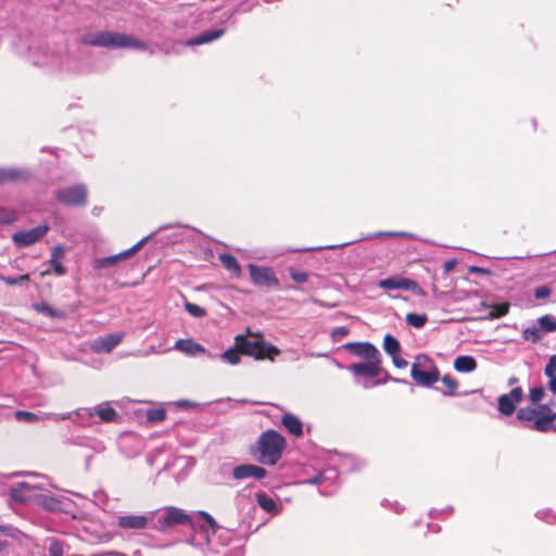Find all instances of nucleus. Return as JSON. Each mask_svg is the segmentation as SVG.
I'll use <instances>...</instances> for the list:
<instances>
[{
    "instance_id": "1",
    "label": "nucleus",
    "mask_w": 556,
    "mask_h": 556,
    "mask_svg": "<svg viewBox=\"0 0 556 556\" xmlns=\"http://www.w3.org/2000/svg\"><path fill=\"white\" fill-rule=\"evenodd\" d=\"M191 518L182 508L164 506L142 515H121L116 523L123 530L140 531L150 528L165 533L174 530L177 525L190 523Z\"/></svg>"
},
{
    "instance_id": "2",
    "label": "nucleus",
    "mask_w": 556,
    "mask_h": 556,
    "mask_svg": "<svg viewBox=\"0 0 556 556\" xmlns=\"http://www.w3.org/2000/svg\"><path fill=\"white\" fill-rule=\"evenodd\" d=\"M187 514L192 517L190 523L184 525L192 530V533L187 539V543L201 549L204 554L207 552L218 553L215 549V538L224 534L230 536V531L217 526L214 518L206 511H187Z\"/></svg>"
},
{
    "instance_id": "3",
    "label": "nucleus",
    "mask_w": 556,
    "mask_h": 556,
    "mask_svg": "<svg viewBox=\"0 0 556 556\" xmlns=\"http://www.w3.org/2000/svg\"><path fill=\"white\" fill-rule=\"evenodd\" d=\"M79 42L85 46L108 49L148 50L147 42L132 35L111 30L88 31L80 36Z\"/></svg>"
},
{
    "instance_id": "4",
    "label": "nucleus",
    "mask_w": 556,
    "mask_h": 556,
    "mask_svg": "<svg viewBox=\"0 0 556 556\" xmlns=\"http://www.w3.org/2000/svg\"><path fill=\"white\" fill-rule=\"evenodd\" d=\"M287 442L278 431L268 429L260 434L251 447L253 457L265 466H275L282 457Z\"/></svg>"
},
{
    "instance_id": "5",
    "label": "nucleus",
    "mask_w": 556,
    "mask_h": 556,
    "mask_svg": "<svg viewBox=\"0 0 556 556\" xmlns=\"http://www.w3.org/2000/svg\"><path fill=\"white\" fill-rule=\"evenodd\" d=\"M517 419L532 422L529 427L532 430L547 432L553 428L556 413L546 405H541L539 408L521 407L517 412Z\"/></svg>"
},
{
    "instance_id": "6",
    "label": "nucleus",
    "mask_w": 556,
    "mask_h": 556,
    "mask_svg": "<svg viewBox=\"0 0 556 556\" xmlns=\"http://www.w3.org/2000/svg\"><path fill=\"white\" fill-rule=\"evenodd\" d=\"M338 481V470L333 467H327L314 477L305 479L303 483L319 485V493L324 496H329L337 491Z\"/></svg>"
},
{
    "instance_id": "7",
    "label": "nucleus",
    "mask_w": 556,
    "mask_h": 556,
    "mask_svg": "<svg viewBox=\"0 0 556 556\" xmlns=\"http://www.w3.org/2000/svg\"><path fill=\"white\" fill-rule=\"evenodd\" d=\"M55 199L67 206H83L87 202V189L84 185L61 188L55 192Z\"/></svg>"
},
{
    "instance_id": "8",
    "label": "nucleus",
    "mask_w": 556,
    "mask_h": 556,
    "mask_svg": "<svg viewBox=\"0 0 556 556\" xmlns=\"http://www.w3.org/2000/svg\"><path fill=\"white\" fill-rule=\"evenodd\" d=\"M49 230L48 224H41L28 230L16 231L12 236V242L18 249L27 248L41 240Z\"/></svg>"
},
{
    "instance_id": "9",
    "label": "nucleus",
    "mask_w": 556,
    "mask_h": 556,
    "mask_svg": "<svg viewBox=\"0 0 556 556\" xmlns=\"http://www.w3.org/2000/svg\"><path fill=\"white\" fill-rule=\"evenodd\" d=\"M151 236L152 235L144 237L143 239L138 241L135 245H132L131 248H129L121 253H117V254L111 255V256H106V257L94 258L92 262V267L97 270H101L104 268H110V267L115 266L119 261L126 260V258L132 256L136 252H138L143 247V244L151 238Z\"/></svg>"
},
{
    "instance_id": "10",
    "label": "nucleus",
    "mask_w": 556,
    "mask_h": 556,
    "mask_svg": "<svg viewBox=\"0 0 556 556\" xmlns=\"http://www.w3.org/2000/svg\"><path fill=\"white\" fill-rule=\"evenodd\" d=\"M248 268L251 280L255 286L268 288L279 286V280L271 268L254 264H249Z\"/></svg>"
},
{
    "instance_id": "11",
    "label": "nucleus",
    "mask_w": 556,
    "mask_h": 556,
    "mask_svg": "<svg viewBox=\"0 0 556 556\" xmlns=\"http://www.w3.org/2000/svg\"><path fill=\"white\" fill-rule=\"evenodd\" d=\"M38 504L48 511L59 514H71L73 503L67 497H55L47 494L37 496Z\"/></svg>"
},
{
    "instance_id": "12",
    "label": "nucleus",
    "mask_w": 556,
    "mask_h": 556,
    "mask_svg": "<svg viewBox=\"0 0 556 556\" xmlns=\"http://www.w3.org/2000/svg\"><path fill=\"white\" fill-rule=\"evenodd\" d=\"M348 369L356 377H378L382 372L381 356L352 364Z\"/></svg>"
},
{
    "instance_id": "13",
    "label": "nucleus",
    "mask_w": 556,
    "mask_h": 556,
    "mask_svg": "<svg viewBox=\"0 0 556 556\" xmlns=\"http://www.w3.org/2000/svg\"><path fill=\"white\" fill-rule=\"evenodd\" d=\"M523 399V390L521 387L514 388L509 393L498 397V410L505 416H510L516 410V404Z\"/></svg>"
},
{
    "instance_id": "14",
    "label": "nucleus",
    "mask_w": 556,
    "mask_h": 556,
    "mask_svg": "<svg viewBox=\"0 0 556 556\" xmlns=\"http://www.w3.org/2000/svg\"><path fill=\"white\" fill-rule=\"evenodd\" d=\"M123 339V332L98 337L91 342L90 349L96 353H110L122 342Z\"/></svg>"
},
{
    "instance_id": "15",
    "label": "nucleus",
    "mask_w": 556,
    "mask_h": 556,
    "mask_svg": "<svg viewBox=\"0 0 556 556\" xmlns=\"http://www.w3.org/2000/svg\"><path fill=\"white\" fill-rule=\"evenodd\" d=\"M14 417L20 422L34 424V422H38V421L45 420V419H52L54 421L64 420V419H67L71 417V413H65V414L49 413V414H43V415H37L35 413L27 412V410H16L14 413Z\"/></svg>"
},
{
    "instance_id": "16",
    "label": "nucleus",
    "mask_w": 556,
    "mask_h": 556,
    "mask_svg": "<svg viewBox=\"0 0 556 556\" xmlns=\"http://www.w3.org/2000/svg\"><path fill=\"white\" fill-rule=\"evenodd\" d=\"M344 348L353 355L365 361L381 356L379 350L370 342H349Z\"/></svg>"
},
{
    "instance_id": "17",
    "label": "nucleus",
    "mask_w": 556,
    "mask_h": 556,
    "mask_svg": "<svg viewBox=\"0 0 556 556\" xmlns=\"http://www.w3.org/2000/svg\"><path fill=\"white\" fill-rule=\"evenodd\" d=\"M266 475L267 471L263 467L254 464H242L236 466L232 470V477L236 480H243L247 478H254L256 480H261L265 478Z\"/></svg>"
},
{
    "instance_id": "18",
    "label": "nucleus",
    "mask_w": 556,
    "mask_h": 556,
    "mask_svg": "<svg viewBox=\"0 0 556 556\" xmlns=\"http://www.w3.org/2000/svg\"><path fill=\"white\" fill-rule=\"evenodd\" d=\"M378 287L384 290L414 291L417 288V283L409 278L394 276L379 280Z\"/></svg>"
},
{
    "instance_id": "19",
    "label": "nucleus",
    "mask_w": 556,
    "mask_h": 556,
    "mask_svg": "<svg viewBox=\"0 0 556 556\" xmlns=\"http://www.w3.org/2000/svg\"><path fill=\"white\" fill-rule=\"evenodd\" d=\"M248 334L251 337H255L257 339H262V334L260 332L253 333L251 330H248ZM255 354H252L251 356L255 359H264L266 357L273 359L274 356H277L280 354V351L277 346L273 345L271 343H267L263 340H257V344L255 345Z\"/></svg>"
},
{
    "instance_id": "20",
    "label": "nucleus",
    "mask_w": 556,
    "mask_h": 556,
    "mask_svg": "<svg viewBox=\"0 0 556 556\" xmlns=\"http://www.w3.org/2000/svg\"><path fill=\"white\" fill-rule=\"evenodd\" d=\"M410 376L417 384L422 387H431L440 378L437 368L433 370H421L418 363L412 365Z\"/></svg>"
},
{
    "instance_id": "21",
    "label": "nucleus",
    "mask_w": 556,
    "mask_h": 556,
    "mask_svg": "<svg viewBox=\"0 0 556 556\" xmlns=\"http://www.w3.org/2000/svg\"><path fill=\"white\" fill-rule=\"evenodd\" d=\"M37 488L29 482H18L10 488V496L15 502L26 503L35 496L34 492Z\"/></svg>"
},
{
    "instance_id": "22",
    "label": "nucleus",
    "mask_w": 556,
    "mask_h": 556,
    "mask_svg": "<svg viewBox=\"0 0 556 556\" xmlns=\"http://www.w3.org/2000/svg\"><path fill=\"white\" fill-rule=\"evenodd\" d=\"M62 70L74 74L89 73L90 66L85 62L81 55L68 54L61 64Z\"/></svg>"
},
{
    "instance_id": "23",
    "label": "nucleus",
    "mask_w": 556,
    "mask_h": 556,
    "mask_svg": "<svg viewBox=\"0 0 556 556\" xmlns=\"http://www.w3.org/2000/svg\"><path fill=\"white\" fill-rule=\"evenodd\" d=\"M30 173L25 168L0 167V185L8 182L26 181Z\"/></svg>"
},
{
    "instance_id": "24",
    "label": "nucleus",
    "mask_w": 556,
    "mask_h": 556,
    "mask_svg": "<svg viewBox=\"0 0 556 556\" xmlns=\"http://www.w3.org/2000/svg\"><path fill=\"white\" fill-rule=\"evenodd\" d=\"M225 34V28H213L202 31L200 35L187 40L188 46H200L212 42Z\"/></svg>"
},
{
    "instance_id": "25",
    "label": "nucleus",
    "mask_w": 556,
    "mask_h": 556,
    "mask_svg": "<svg viewBox=\"0 0 556 556\" xmlns=\"http://www.w3.org/2000/svg\"><path fill=\"white\" fill-rule=\"evenodd\" d=\"M88 415H97L102 421L105 422L115 421L118 417L117 412L109 403H101L92 408H89Z\"/></svg>"
},
{
    "instance_id": "26",
    "label": "nucleus",
    "mask_w": 556,
    "mask_h": 556,
    "mask_svg": "<svg viewBox=\"0 0 556 556\" xmlns=\"http://www.w3.org/2000/svg\"><path fill=\"white\" fill-rule=\"evenodd\" d=\"M281 424L290 434L294 437H301L303 434V422L294 414H283L281 417Z\"/></svg>"
},
{
    "instance_id": "27",
    "label": "nucleus",
    "mask_w": 556,
    "mask_h": 556,
    "mask_svg": "<svg viewBox=\"0 0 556 556\" xmlns=\"http://www.w3.org/2000/svg\"><path fill=\"white\" fill-rule=\"evenodd\" d=\"M175 350H178L189 356H195L200 353H206V350L203 345L197 343L192 339H179L176 341L174 345Z\"/></svg>"
},
{
    "instance_id": "28",
    "label": "nucleus",
    "mask_w": 556,
    "mask_h": 556,
    "mask_svg": "<svg viewBox=\"0 0 556 556\" xmlns=\"http://www.w3.org/2000/svg\"><path fill=\"white\" fill-rule=\"evenodd\" d=\"M256 503L264 511L273 516H276L280 513L281 508L277 502L264 492L256 494Z\"/></svg>"
},
{
    "instance_id": "29",
    "label": "nucleus",
    "mask_w": 556,
    "mask_h": 556,
    "mask_svg": "<svg viewBox=\"0 0 556 556\" xmlns=\"http://www.w3.org/2000/svg\"><path fill=\"white\" fill-rule=\"evenodd\" d=\"M454 368L458 372H472L477 368V361L470 355H460L455 358Z\"/></svg>"
},
{
    "instance_id": "30",
    "label": "nucleus",
    "mask_w": 556,
    "mask_h": 556,
    "mask_svg": "<svg viewBox=\"0 0 556 556\" xmlns=\"http://www.w3.org/2000/svg\"><path fill=\"white\" fill-rule=\"evenodd\" d=\"M219 261L223 266L230 271L233 276L239 277L241 275V267L237 258L231 254L224 253L219 255Z\"/></svg>"
},
{
    "instance_id": "31",
    "label": "nucleus",
    "mask_w": 556,
    "mask_h": 556,
    "mask_svg": "<svg viewBox=\"0 0 556 556\" xmlns=\"http://www.w3.org/2000/svg\"><path fill=\"white\" fill-rule=\"evenodd\" d=\"M257 344L256 341H249L243 336L239 334L236 337V346L240 350L241 353L251 356L252 354H255V345Z\"/></svg>"
},
{
    "instance_id": "32",
    "label": "nucleus",
    "mask_w": 556,
    "mask_h": 556,
    "mask_svg": "<svg viewBox=\"0 0 556 556\" xmlns=\"http://www.w3.org/2000/svg\"><path fill=\"white\" fill-rule=\"evenodd\" d=\"M382 345L384 352L390 356L394 354H400L401 352V344L399 340L390 333L384 336Z\"/></svg>"
},
{
    "instance_id": "33",
    "label": "nucleus",
    "mask_w": 556,
    "mask_h": 556,
    "mask_svg": "<svg viewBox=\"0 0 556 556\" xmlns=\"http://www.w3.org/2000/svg\"><path fill=\"white\" fill-rule=\"evenodd\" d=\"M405 320L410 327L420 329L426 325L428 317L426 314L408 313Z\"/></svg>"
},
{
    "instance_id": "34",
    "label": "nucleus",
    "mask_w": 556,
    "mask_h": 556,
    "mask_svg": "<svg viewBox=\"0 0 556 556\" xmlns=\"http://www.w3.org/2000/svg\"><path fill=\"white\" fill-rule=\"evenodd\" d=\"M240 350L236 348H230L228 350H226L225 352H223L219 357L220 359H223L225 363H228L230 365H237L240 363Z\"/></svg>"
},
{
    "instance_id": "35",
    "label": "nucleus",
    "mask_w": 556,
    "mask_h": 556,
    "mask_svg": "<svg viewBox=\"0 0 556 556\" xmlns=\"http://www.w3.org/2000/svg\"><path fill=\"white\" fill-rule=\"evenodd\" d=\"M539 327L542 332H555L556 331V318L549 315H544L538 319Z\"/></svg>"
},
{
    "instance_id": "36",
    "label": "nucleus",
    "mask_w": 556,
    "mask_h": 556,
    "mask_svg": "<svg viewBox=\"0 0 556 556\" xmlns=\"http://www.w3.org/2000/svg\"><path fill=\"white\" fill-rule=\"evenodd\" d=\"M441 381H442L443 386L445 387V389L441 390L442 394L447 395V396L454 395L456 392V389L458 387V382L450 375H445L441 379Z\"/></svg>"
},
{
    "instance_id": "37",
    "label": "nucleus",
    "mask_w": 556,
    "mask_h": 556,
    "mask_svg": "<svg viewBox=\"0 0 556 556\" xmlns=\"http://www.w3.org/2000/svg\"><path fill=\"white\" fill-rule=\"evenodd\" d=\"M18 218V213L15 210L5 208L0 206V224L1 225H10L16 222Z\"/></svg>"
},
{
    "instance_id": "38",
    "label": "nucleus",
    "mask_w": 556,
    "mask_h": 556,
    "mask_svg": "<svg viewBox=\"0 0 556 556\" xmlns=\"http://www.w3.org/2000/svg\"><path fill=\"white\" fill-rule=\"evenodd\" d=\"M522 336L525 340L536 343L542 339V331L540 327L531 326L523 330Z\"/></svg>"
},
{
    "instance_id": "39",
    "label": "nucleus",
    "mask_w": 556,
    "mask_h": 556,
    "mask_svg": "<svg viewBox=\"0 0 556 556\" xmlns=\"http://www.w3.org/2000/svg\"><path fill=\"white\" fill-rule=\"evenodd\" d=\"M0 280L8 286H21V285L29 281V275L25 274V275H20L16 277H11V276H4V275L0 274Z\"/></svg>"
},
{
    "instance_id": "40",
    "label": "nucleus",
    "mask_w": 556,
    "mask_h": 556,
    "mask_svg": "<svg viewBox=\"0 0 556 556\" xmlns=\"http://www.w3.org/2000/svg\"><path fill=\"white\" fill-rule=\"evenodd\" d=\"M49 265L51 270H46L42 275H49L52 271L55 276L62 277L67 273L66 267L60 262V260L49 258Z\"/></svg>"
},
{
    "instance_id": "41",
    "label": "nucleus",
    "mask_w": 556,
    "mask_h": 556,
    "mask_svg": "<svg viewBox=\"0 0 556 556\" xmlns=\"http://www.w3.org/2000/svg\"><path fill=\"white\" fill-rule=\"evenodd\" d=\"M535 516L549 525H556V513L549 508L539 510Z\"/></svg>"
},
{
    "instance_id": "42",
    "label": "nucleus",
    "mask_w": 556,
    "mask_h": 556,
    "mask_svg": "<svg viewBox=\"0 0 556 556\" xmlns=\"http://www.w3.org/2000/svg\"><path fill=\"white\" fill-rule=\"evenodd\" d=\"M166 417L164 408H152L147 412V419L152 422L162 421Z\"/></svg>"
},
{
    "instance_id": "43",
    "label": "nucleus",
    "mask_w": 556,
    "mask_h": 556,
    "mask_svg": "<svg viewBox=\"0 0 556 556\" xmlns=\"http://www.w3.org/2000/svg\"><path fill=\"white\" fill-rule=\"evenodd\" d=\"M185 308L193 317L200 318V317L205 316V314H206V312L203 307H201L197 304L190 303V302H187L185 304Z\"/></svg>"
},
{
    "instance_id": "44",
    "label": "nucleus",
    "mask_w": 556,
    "mask_h": 556,
    "mask_svg": "<svg viewBox=\"0 0 556 556\" xmlns=\"http://www.w3.org/2000/svg\"><path fill=\"white\" fill-rule=\"evenodd\" d=\"M36 311L49 317H60L61 314L48 304L41 303L35 306Z\"/></svg>"
},
{
    "instance_id": "45",
    "label": "nucleus",
    "mask_w": 556,
    "mask_h": 556,
    "mask_svg": "<svg viewBox=\"0 0 556 556\" xmlns=\"http://www.w3.org/2000/svg\"><path fill=\"white\" fill-rule=\"evenodd\" d=\"M545 395V390L543 387H535V388H532L530 390V393H529V400L533 403V404H538L540 401H542V399L544 397Z\"/></svg>"
},
{
    "instance_id": "46",
    "label": "nucleus",
    "mask_w": 556,
    "mask_h": 556,
    "mask_svg": "<svg viewBox=\"0 0 556 556\" xmlns=\"http://www.w3.org/2000/svg\"><path fill=\"white\" fill-rule=\"evenodd\" d=\"M377 237H400V238H407V239H414L415 238V236L413 233L405 232V231L377 232L374 236H371V238H377Z\"/></svg>"
},
{
    "instance_id": "47",
    "label": "nucleus",
    "mask_w": 556,
    "mask_h": 556,
    "mask_svg": "<svg viewBox=\"0 0 556 556\" xmlns=\"http://www.w3.org/2000/svg\"><path fill=\"white\" fill-rule=\"evenodd\" d=\"M289 274H290V277L292 278V280H294L299 283H304L308 280V275L305 271H300V270L290 268Z\"/></svg>"
},
{
    "instance_id": "48",
    "label": "nucleus",
    "mask_w": 556,
    "mask_h": 556,
    "mask_svg": "<svg viewBox=\"0 0 556 556\" xmlns=\"http://www.w3.org/2000/svg\"><path fill=\"white\" fill-rule=\"evenodd\" d=\"M350 330L344 327V326H341V327H337L334 329H332L331 331V338L333 341H340L342 338L346 337L349 334Z\"/></svg>"
},
{
    "instance_id": "49",
    "label": "nucleus",
    "mask_w": 556,
    "mask_h": 556,
    "mask_svg": "<svg viewBox=\"0 0 556 556\" xmlns=\"http://www.w3.org/2000/svg\"><path fill=\"white\" fill-rule=\"evenodd\" d=\"M48 552L50 556H64L63 545L56 541L50 544Z\"/></svg>"
},
{
    "instance_id": "50",
    "label": "nucleus",
    "mask_w": 556,
    "mask_h": 556,
    "mask_svg": "<svg viewBox=\"0 0 556 556\" xmlns=\"http://www.w3.org/2000/svg\"><path fill=\"white\" fill-rule=\"evenodd\" d=\"M544 374L546 377H552L556 374V354L552 355L545 366Z\"/></svg>"
},
{
    "instance_id": "51",
    "label": "nucleus",
    "mask_w": 556,
    "mask_h": 556,
    "mask_svg": "<svg viewBox=\"0 0 556 556\" xmlns=\"http://www.w3.org/2000/svg\"><path fill=\"white\" fill-rule=\"evenodd\" d=\"M551 292H552V290L549 287L541 286L535 289L534 296L538 300H543V299H546L547 296H549Z\"/></svg>"
},
{
    "instance_id": "52",
    "label": "nucleus",
    "mask_w": 556,
    "mask_h": 556,
    "mask_svg": "<svg viewBox=\"0 0 556 556\" xmlns=\"http://www.w3.org/2000/svg\"><path fill=\"white\" fill-rule=\"evenodd\" d=\"M65 255V248L61 244L55 245L50 255V260H61Z\"/></svg>"
},
{
    "instance_id": "53",
    "label": "nucleus",
    "mask_w": 556,
    "mask_h": 556,
    "mask_svg": "<svg viewBox=\"0 0 556 556\" xmlns=\"http://www.w3.org/2000/svg\"><path fill=\"white\" fill-rule=\"evenodd\" d=\"M381 505L383 507H388V508L394 510L396 514H400L404 510L403 506H401L397 502L391 503L389 500H383L381 502Z\"/></svg>"
},
{
    "instance_id": "54",
    "label": "nucleus",
    "mask_w": 556,
    "mask_h": 556,
    "mask_svg": "<svg viewBox=\"0 0 556 556\" xmlns=\"http://www.w3.org/2000/svg\"><path fill=\"white\" fill-rule=\"evenodd\" d=\"M454 510L453 506H446L444 509L442 510H439L437 508H432L429 510V517L431 519H434V518H438L440 516V514L442 513H447V514H452Z\"/></svg>"
},
{
    "instance_id": "55",
    "label": "nucleus",
    "mask_w": 556,
    "mask_h": 556,
    "mask_svg": "<svg viewBox=\"0 0 556 556\" xmlns=\"http://www.w3.org/2000/svg\"><path fill=\"white\" fill-rule=\"evenodd\" d=\"M391 357L393 365L397 368H405L408 365L407 361L401 357L400 354L391 355Z\"/></svg>"
},
{
    "instance_id": "56",
    "label": "nucleus",
    "mask_w": 556,
    "mask_h": 556,
    "mask_svg": "<svg viewBox=\"0 0 556 556\" xmlns=\"http://www.w3.org/2000/svg\"><path fill=\"white\" fill-rule=\"evenodd\" d=\"M232 532H230V536H227V535H222V536H216L215 538V549H217V545H222V546H225L229 543L230 539L232 538Z\"/></svg>"
},
{
    "instance_id": "57",
    "label": "nucleus",
    "mask_w": 556,
    "mask_h": 556,
    "mask_svg": "<svg viewBox=\"0 0 556 556\" xmlns=\"http://www.w3.org/2000/svg\"><path fill=\"white\" fill-rule=\"evenodd\" d=\"M21 476L35 477L37 475L31 471H15V472H12L9 475V477H21Z\"/></svg>"
},
{
    "instance_id": "58",
    "label": "nucleus",
    "mask_w": 556,
    "mask_h": 556,
    "mask_svg": "<svg viewBox=\"0 0 556 556\" xmlns=\"http://www.w3.org/2000/svg\"><path fill=\"white\" fill-rule=\"evenodd\" d=\"M456 265V261L455 260H448L444 263V270L446 273L451 271Z\"/></svg>"
},
{
    "instance_id": "59",
    "label": "nucleus",
    "mask_w": 556,
    "mask_h": 556,
    "mask_svg": "<svg viewBox=\"0 0 556 556\" xmlns=\"http://www.w3.org/2000/svg\"><path fill=\"white\" fill-rule=\"evenodd\" d=\"M98 556H127V555L122 552L110 551V552L101 553Z\"/></svg>"
},
{
    "instance_id": "60",
    "label": "nucleus",
    "mask_w": 556,
    "mask_h": 556,
    "mask_svg": "<svg viewBox=\"0 0 556 556\" xmlns=\"http://www.w3.org/2000/svg\"><path fill=\"white\" fill-rule=\"evenodd\" d=\"M549 378V389L553 393L556 394V375H553L552 377H548Z\"/></svg>"
},
{
    "instance_id": "61",
    "label": "nucleus",
    "mask_w": 556,
    "mask_h": 556,
    "mask_svg": "<svg viewBox=\"0 0 556 556\" xmlns=\"http://www.w3.org/2000/svg\"><path fill=\"white\" fill-rule=\"evenodd\" d=\"M321 248H302V249H291V252H306V251H316L320 250Z\"/></svg>"
},
{
    "instance_id": "62",
    "label": "nucleus",
    "mask_w": 556,
    "mask_h": 556,
    "mask_svg": "<svg viewBox=\"0 0 556 556\" xmlns=\"http://www.w3.org/2000/svg\"><path fill=\"white\" fill-rule=\"evenodd\" d=\"M244 500H245V498H244V495H243V494H241V493H239V494L236 496V498H235L236 505L239 507V506L242 504V502H243Z\"/></svg>"
},
{
    "instance_id": "63",
    "label": "nucleus",
    "mask_w": 556,
    "mask_h": 556,
    "mask_svg": "<svg viewBox=\"0 0 556 556\" xmlns=\"http://www.w3.org/2000/svg\"><path fill=\"white\" fill-rule=\"evenodd\" d=\"M471 273H485L486 270L484 268L478 267V266H471L470 267Z\"/></svg>"
},
{
    "instance_id": "64",
    "label": "nucleus",
    "mask_w": 556,
    "mask_h": 556,
    "mask_svg": "<svg viewBox=\"0 0 556 556\" xmlns=\"http://www.w3.org/2000/svg\"><path fill=\"white\" fill-rule=\"evenodd\" d=\"M428 529L431 530V531H434V532H439L440 531V527L439 526H432L430 523H428Z\"/></svg>"
}]
</instances>
